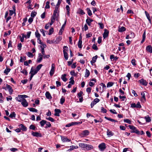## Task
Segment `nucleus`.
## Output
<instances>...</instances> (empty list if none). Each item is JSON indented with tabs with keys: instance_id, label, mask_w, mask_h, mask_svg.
I'll use <instances>...</instances> for the list:
<instances>
[{
	"instance_id": "obj_1",
	"label": "nucleus",
	"mask_w": 152,
	"mask_h": 152,
	"mask_svg": "<svg viewBox=\"0 0 152 152\" xmlns=\"http://www.w3.org/2000/svg\"><path fill=\"white\" fill-rule=\"evenodd\" d=\"M128 127L131 130V132L135 133L138 135L140 134V132L134 126L129 125Z\"/></svg>"
},
{
	"instance_id": "obj_2",
	"label": "nucleus",
	"mask_w": 152,
	"mask_h": 152,
	"mask_svg": "<svg viewBox=\"0 0 152 152\" xmlns=\"http://www.w3.org/2000/svg\"><path fill=\"white\" fill-rule=\"evenodd\" d=\"M55 65L54 64H52L51 65V68L49 74L51 76H52L54 74L55 71Z\"/></svg>"
},
{
	"instance_id": "obj_3",
	"label": "nucleus",
	"mask_w": 152,
	"mask_h": 152,
	"mask_svg": "<svg viewBox=\"0 0 152 152\" xmlns=\"http://www.w3.org/2000/svg\"><path fill=\"white\" fill-rule=\"evenodd\" d=\"M98 147L101 151H103L106 148L105 144L103 142L99 144Z\"/></svg>"
},
{
	"instance_id": "obj_4",
	"label": "nucleus",
	"mask_w": 152,
	"mask_h": 152,
	"mask_svg": "<svg viewBox=\"0 0 152 152\" xmlns=\"http://www.w3.org/2000/svg\"><path fill=\"white\" fill-rule=\"evenodd\" d=\"M66 20L65 21L64 23L62 25L61 28L59 30V35H61L62 34V32H63L64 30V28H65V26L66 24Z\"/></svg>"
},
{
	"instance_id": "obj_5",
	"label": "nucleus",
	"mask_w": 152,
	"mask_h": 152,
	"mask_svg": "<svg viewBox=\"0 0 152 152\" xmlns=\"http://www.w3.org/2000/svg\"><path fill=\"white\" fill-rule=\"evenodd\" d=\"M59 8L57 7H55V10L54 11L53 15L54 16H59V10H58Z\"/></svg>"
},
{
	"instance_id": "obj_6",
	"label": "nucleus",
	"mask_w": 152,
	"mask_h": 152,
	"mask_svg": "<svg viewBox=\"0 0 152 152\" xmlns=\"http://www.w3.org/2000/svg\"><path fill=\"white\" fill-rule=\"evenodd\" d=\"M89 133V132L88 130H86L83 131L80 135L82 137H83V136H86L88 135Z\"/></svg>"
},
{
	"instance_id": "obj_7",
	"label": "nucleus",
	"mask_w": 152,
	"mask_h": 152,
	"mask_svg": "<svg viewBox=\"0 0 152 152\" xmlns=\"http://www.w3.org/2000/svg\"><path fill=\"white\" fill-rule=\"evenodd\" d=\"M140 83L144 86H146L148 84V82L144 79H142L139 80Z\"/></svg>"
},
{
	"instance_id": "obj_8",
	"label": "nucleus",
	"mask_w": 152,
	"mask_h": 152,
	"mask_svg": "<svg viewBox=\"0 0 152 152\" xmlns=\"http://www.w3.org/2000/svg\"><path fill=\"white\" fill-rule=\"evenodd\" d=\"M6 88L8 90L10 94V95L12 94L13 91V90L11 86L7 84Z\"/></svg>"
},
{
	"instance_id": "obj_9",
	"label": "nucleus",
	"mask_w": 152,
	"mask_h": 152,
	"mask_svg": "<svg viewBox=\"0 0 152 152\" xmlns=\"http://www.w3.org/2000/svg\"><path fill=\"white\" fill-rule=\"evenodd\" d=\"M31 134L34 136L37 137H42V134L38 132H32Z\"/></svg>"
},
{
	"instance_id": "obj_10",
	"label": "nucleus",
	"mask_w": 152,
	"mask_h": 152,
	"mask_svg": "<svg viewBox=\"0 0 152 152\" xmlns=\"http://www.w3.org/2000/svg\"><path fill=\"white\" fill-rule=\"evenodd\" d=\"M109 32L106 29H104V31L103 34V37L104 39L105 38L108 37L109 34Z\"/></svg>"
},
{
	"instance_id": "obj_11",
	"label": "nucleus",
	"mask_w": 152,
	"mask_h": 152,
	"mask_svg": "<svg viewBox=\"0 0 152 152\" xmlns=\"http://www.w3.org/2000/svg\"><path fill=\"white\" fill-rule=\"evenodd\" d=\"M146 50L149 53H152V47L151 45L147 46L146 48Z\"/></svg>"
},
{
	"instance_id": "obj_12",
	"label": "nucleus",
	"mask_w": 152,
	"mask_h": 152,
	"mask_svg": "<svg viewBox=\"0 0 152 152\" xmlns=\"http://www.w3.org/2000/svg\"><path fill=\"white\" fill-rule=\"evenodd\" d=\"M21 104L24 107H26L28 106V103L25 99H23Z\"/></svg>"
},
{
	"instance_id": "obj_13",
	"label": "nucleus",
	"mask_w": 152,
	"mask_h": 152,
	"mask_svg": "<svg viewBox=\"0 0 152 152\" xmlns=\"http://www.w3.org/2000/svg\"><path fill=\"white\" fill-rule=\"evenodd\" d=\"M42 55L41 53H39L38 57L37 62L38 63H40L42 59Z\"/></svg>"
},
{
	"instance_id": "obj_14",
	"label": "nucleus",
	"mask_w": 152,
	"mask_h": 152,
	"mask_svg": "<svg viewBox=\"0 0 152 152\" xmlns=\"http://www.w3.org/2000/svg\"><path fill=\"white\" fill-rule=\"evenodd\" d=\"M54 111L55 112L54 115L59 116V113L61 112V110L59 109H56Z\"/></svg>"
},
{
	"instance_id": "obj_15",
	"label": "nucleus",
	"mask_w": 152,
	"mask_h": 152,
	"mask_svg": "<svg viewBox=\"0 0 152 152\" xmlns=\"http://www.w3.org/2000/svg\"><path fill=\"white\" fill-rule=\"evenodd\" d=\"M61 140L63 142H69L70 141V140L68 139L66 137L61 136Z\"/></svg>"
},
{
	"instance_id": "obj_16",
	"label": "nucleus",
	"mask_w": 152,
	"mask_h": 152,
	"mask_svg": "<svg viewBox=\"0 0 152 152\" xmlns=\"http://www.w3.org/2000/svg\"><path fill=\"white\" fill-rule=\"evenodd\" d=\"M46 97L48 99H51L52 97L50 93L48 91H46L45 94Z\"/></svg>"
},
{
	"instance_id": "obj_17",
	"label": "nucleus",
	"mask_w": 152,
	"mask_h": 152,
	"mask_svg": "<svg viewBox=\"0 0 152 152\" xmlns=\"http://www.w3.org/2000/svg\"><path fill=\"white\" fill-rule=\"evenodd\" d=\"M79 144L80 147L85 150H86V148L87 147V144L83 143H80Z\"/></svg>"
},
{
	"instance_id": "obj_18",
	"label": "nucleus",
	"mask_w": 152,
	"mask_h": 152,
	"mask_svg": "<svg viewBox=\"0 0 152 152\" xmlns=\"http://www.w3.org/2000/svg\"><path fill=\"white\" fill-rule=\"evenodd\" d=\"M15 99L19 102H21L23 100V98L22 96L21 95H18V96L16 97Z\"/></svg>"
},
{
	"instance_id": "obj_19",
	"label": "nucleus",
	"mask_w": 152,
	"mask_h": 152,
	"mask_svg": "<svg viewBox=\"0 0 152 152\" xmlns=\"http://www.w3.org/2000/svg\"><path fill=\"white\" fill-rule=\"evenodd\" d=\"M98 56L97 55H96L95 56L93 57L92 58V60L91 61V64H92L95 63L96 61V60Z\"/></svg>"
},
{
	"instance_id": "obj_20",
	"label": "nucleus",
	"mask_w": 152,
	"mask_h": 152,
	"mask_svg": "<svg viewBox=\"0 0 152 152\" xmlns=\"http://www.w3.org/2000/svg\"><path fill=\"white\" fill-rule=\"evenodd\" d=\"M107 135L109 137L113 136L114 135V133L110 131L109 129H107Z\"/></svg>"
},
{
	"instance_id": "obj_21",
	"label": "nucleus",
	"mask_w": 152,
	"mask_h": 152,
	"mask_svg": "<svg viewBox=\"0 0 152 152\" xmlns=\"http://www.w3.org/2000/svg\"><path fill=\"white\" fill-rule=\"evenodd\" d=\"M20 128H21V129L23 131H26L27 130L26 127L23 124H21L19 125Z\"/></svg>"
},
{
	"instance_id": "obj_22",
	"label": "nucleus",
	"mask_w": 152,
	"mask_h": 152,
	"mask_svg": "<svg viewBox=\"0 0 152 152\" xmlns=\"http://www.w3.org/2000/svg\"><path fill=\"white\" fill-rule=\"evenodd\" d=\"M22 37L20 36V40L21 42H23L24 41V38H26V35H25L24 34H21Z\"/></svg>"
},
{
	"instance_id": "obj_23",
	"label": "nucleus",
	"mask_w": 152,
	"mask_h": 152,
	"mask_svg": "<svg viewBox=\"0 0 152 152\" xmlns=\"http://www.w3.org/2000/svg\"><path fill=\"white\" fill-rule=\"evenodd\" d=\"M70 148L68 150V151H71L72 150H73L74 149H76L78 148V147L77 146H71L70 147Z\"/></svg>"
},
{
	"instance_id": "obj_24",
	"label": "nucleus",
	"mask_w": 152,
	"mask_h": 152,
	"mask_svg": "<svg viewBox=\"0 0 152 152\" xmlns=\"http://www.w3.org/2000/svg\"><path fill=\"white\" fill-rule=\"evenodd\" d=\"M145 31H144V32L142 35V41H141V43L142 44L145 41Z\"/></svg>"
},
{
	"instance_id": "obj_25",
	"label": "nucleus",
	"mask_w": 152,
	"mask_h": 152,
	"mask_svg": "<svg viewBox=\"0 0 152 152\" xmlns=\"http://www.w3.org/2000/svg\"><path fill=\"white\" fill-rule=\"evenodd\" d=\"M66 74H64L62 75L61 77V79L63 80V81L65 82L67 80V78L66 77Z\"/></svg>"
},
{
	"instance_id": "obj_26",
	"label": "nucleus",
	"mask_w": 152,
	"mask_h": 152,
	"mask_svg": "<svg viewBox=\"0 0 152 152\" xmlns=\"http://www.w3.org/2000/svg\"><path fill=\"white\" fill-rule=\"evenodd\" d=\"M126 30V28L125 27L122 26L121 27L119 28H118V31L120 32H123L125 31Z\"/></svg>"
},
{
	"instance_id": "obj_27",
	"label": "nucleus",
	"mask_w": 152,
	"mask_h": 152,
	"mask_svg": "<svg viewBox=\"0 0 152 152\" xmlns=\"http://www.w3.org/2000/svg\"><path fill=\"white\" fill-rule=\"evenodd\" d=\"M87 147L86 148V150H90L93 148V146L91 145L87 144Z\"/></svg>"
},
{
	"instance_id": "obj_28",
	"label": "nucleus",
	"mask_w": 152,
	"mask_h": 152,
	"mask_svg": "<svg viewBox=\"0 0 152 152\" xmlns=\"http://www.w3.org/2000/svg\"><path fill=\"white\" fill-rule=\"evenodd\" d=\"M90 73L89 71L87 69L86 70V72L85 73V77H88L90 75Z\"/></svg>"
},
{
	"instance_id": "obj_29",
	"label": "nucleus",
	"mask_w": 152,
	"mask_h": 152,
	"mask_svg": "<svg viewBox=\"0 0 152 152\" xmlns=\"http://www.w3.org/2000/svg\"><path fill=\"white\" fill-rule=\"evenodd\" d=\"M46 123V121L45 120H42L40 122V124L41 126L42 127H43L44 126L45 124Z\"/></svg>"
},
{
	"instance_id": "obj_30",
	"label": "nucleus",
	"mask_w": 152,
	"mask_h": 152,
	"mask_svg": "<svg viewBox=\"0 0 152 152\" xmlns=\"http://www.w3.org/2000/svg\"><path fill=\"white\" fill-rule=\"evenodd\" d=\"M28 109L31 112H37V109H35V108L33 107L28 108Z\"/></svg>"
},
{
	"instance_id": "obj_31",
	"label": "nucleus",
	"mask_w": 152,
	"mask_h": 152,
	"mask_svg": "<svg viewBox=\"0 0 152 152\" xmlns=\"http://www.w3.org/2000/svg\"><path fill=\"white\" fill-rule=\"evenodd\" d=\"M35 35L36 37H37V39H39V38L40 37V35L39 33L37 30L35 32Z\"/></svg>"
},
{
	"instance_id": "obj_32",
	"label": "nucleus",
	"mask_w": 152,
	"mask_h": 152,
	"mask_svg": "<svg viewBox=\"0 0 152 152\" xmlns=\"http://www.w3.org/2000/svg\"><path fill=\"white\" fill-rule=\"evenodd\" d=\"M64 56L65 58V59L66 60H68V55L66 51H64Z\"/></svg>"
},
{
	"instance_id": "obj_33",
	"label": "nucleus",
	"mask_w": 152,
	"mask_h": 152,
	"mask_svg": "<svg viewBox=\"0 0 152 152\" xmlns=\"http://www.w3.org/2000/svg\"><path fill=\"white\" fill-rule=\"evenodd\" d=\"M86 10L87 11V13L89 16H91L92 15L91 11L89 8H87Z\"/></svg>"
},
{
	"instance_id": "obj_34",
	"label": "nucleus",
	"mask_w": 152,
	"mask_h": 152,
	"mask_svg": "<svg viewBox=\"0 0 152 152\" xmlns=\"http://www.w3.org/2000/svg\"><path fill=\"white\" fill-rule=\"evenodd\" d=\"M145 118L146 120V122H149L151 121L150 117H149L148 116H145Z\"/></svg>"
},
{
	"instance_id": "obj_35",
	"label": "nucleus",
	"mask_w": 152,
	"mask_h": 152,
	"mask_svg": "<svg viewBox=\"0 0 152 152\" xmlns=\"http://www.w3.org/2000/svg\"><path fill=\"white\" fill-rule=\"evenodd\" d=\"M10 69L7 67L6 69L4 70V72L7 75L8 73L10 71Z\"/></svg>"
},
{
	"instance_id": "obj_36",
	"label": "nucleus",
	"mask_w": 152,
	"mask_h": 152,
	"mask_svg": "<svg viewBox=\"0 0 152 152\" xmlns=\"http://www.w3.org/2000/svg\"><path fill=\"white\" fill-rule=\"evenodd\" d=\"M74 78V77H71L70 79V80H71L69 81V83L70 84H71L72 85H73L75 83V81L73 79Z\"/></svg>"
},
{
	"instance_id": "obj_37",
	"label": "nucleus",
	"mask_w": 152,
	"mask_h": 152,
	"mask_svg": "<svg viewBox=\"0 0 152 152\" xmlns=\"http://www.w3.org/2000/svg\"><path fill=\"white\" fill-rule=\"evenodd\" d=\"M42 66V64H39L36 68L35 69L37 70L38 72L41 69V67Z\"/></svg>"
},
{
	"instance_id": "obj_38",
	"label": "nucleus",
	"mask_w": 152,
	"mask_h": 152,
	"mask_svg": "<svg viewBox=\"0 0 152 152\" xmlns=\"http://www.w3.org/2000/svg\"><path fill=\"white\" fill-rule=\"evenodd\" d=\"M16 114L14 112H12L10 115L9 117L11 118H15V117Z\"/></svg>"
},
{
	"instance_id": "obj_39",
	"label": "nucleus",
	"mask_w": 152,
	"mask_h": 152,
	"mask_svg": "<svg viewBox=\"0 0 152 152\" xmlns=\"http://www.w3.org/2000/svg\"><path fill=\"white\" fill-rule=\"evenodd\" d=\"M50 2L47 1L46 2V6L45 7V9H49L50 7L49 5Z\"/></svg>"
},
{
	"instance_id": "obj_40",
	"label": "nucleus",
	"mask_w": 152,
	"mask_h": 152,
	"mask_svg": "<svg viewBox=\"0 0 152 152\" xmlns=\"http://www.w3.org/2000/svg\"><path fill=\"white\" fill-rule=\"evenodd\" d=\"M82 41L79 40L78 43V46L80 48H82Z\"/></svg>"
},
{
	"instance_id": "obj_41",
	"label": "nucleus",
	"mask_w": 152,
	"mask_h": 152,
	"mask_svg": "<svg viewBox=\"0 0 152 152\" xmlns=\"http://www.w3.org/2000/svg\"><path fill=\"white\" fill-rule=\"evenodd\" d=\"M37 12L34 11H32L31 12V16L32 18H34L36 15Z\"/></svg>"
},
{
	"instance_id": "obj_42",
	"label": "nucleus",
	"mask_w": 152,
	"mask_h": 152,
	"mask_svg": "<svg viewBox=\"0 0 152 152\" xmlns=\"http://www.w3.org/2000/svg\"><path fill=\"white\" fill-rule=\"evenodd\" d=\"M22 69H21V70L20 72L21 73L24 74L25 75H27L28 74V72L27 70L26 69H23L22 71Z\"/></svg>"
},
{
	"instance_id": "obj_43",
	"label": "nucleus",
	"mask_w": 152,
	"mask_h": 152,
	"mask_svg": "<svg viewBox=\"0 0 152 152\" xmlns=\"http://www.w3.org/2000/svg\"><path fill=\"white\" fill-rule=\"evenodd\" d=\"M45 124L46 125V126L45 127L46 128L48 127H50L51 126L50 123L49 122H47L46 121V123Z\"/></svg>"
},
{
	"instance_id": "obj_44",
	"label": "nucleus",
	"mask_w": 152,
	"mask_h": 152,
	"mask_svg": "<svg viewBox=\"0 0 152 152\" xmlns=\"http://www.w3.org/2000/svg\"><path fill=\"white\" fill-rule=\"evenodd\" d=\"M65 98L64 97H62L60 99V103L61 104H63L65 102Z\"/></svg>"
},
{
	"instance_id": "obj_45",
	"label": "nucleus",
	"mask_w": 152,
	"mask_h": 152,
	"mask_svg": "<svg viewBox=\"0 0 152 152\" xmlns=\"http://www.w3.org/2000/svg\"><path fill=\"white\" fill-rule=\"evenodd\" d=\"M58 16H54V15H53V16L51 17V20H52L53 22H54L55 19L57 18Z\"/></svg>"
},
{
	"instance_id": "obj_46",
	"label": "nucleus",
	"mask_w": 152,
	"mask_h": 152,
	"mask_svg": "<svg viewBox=\"0 0 152 152\" xmlns=\"http://www.w3.org/2000/svg\"><path fill=\"white\" fill-rule=\"evenodd\" d=\"M53 28H51L49 30L48 34L49 35H50L52 34H53Z\"/></svg>"
},
{
	"instance_id": "obj_47",
	"label": "nucleus",
	"mask_w": 152,
	"mask_h": 152,
	"mask_svg": "<svg viewBox=\"0 0 152 152\" xmlns=\"http://www.w3.org/2000/svg\"><path fill=\"white\" fill-rule=\"evenodd\" d=\"M27 18H24L23 20V22L22 23V26H24L26 25V23L27 21Z\"/></svg>"
},
{
	"instance_id": "obj_48",
	"label": "nucleus",
	"mask_w": 152,
	"mask_h": 152,
	"mask_svg": "<svg viewBox=\"0 0 152 152\" xmlns=\"http://www.w3.org/2000/svg\"><path fill=\"white\" fill-rule=\"evenodd\" d=\"M124 122L128 123L129 124H131V121L128 119H124Z\"/></svg>"
},
{
	"instance_id": "obj_49",
	"label": "nucleus",
	"mask_w": 152,
	"mask_h": 152,
	"mask_svg": "<svg viewBox=\"0 0 152 152\" xmlns=\"http://www.w3.org/2000/svg\"><path fill=\"white\" fill-rule=\"evenodd\" d=\"M46 119L52 122H53L54 121V120L51 117H49L48 118H46Z\"/></svg>"
},
{
	"instance_id": "obj_50",
	"label": "nucleus",
	"mask_w": 152,
	"mask_h": 152,
	"mask_svg": "<svg viewBox=\"0 0 152 152\" xmlns=\"http://www.w3.org/2000/svg\"><path fill=\"white\" fill-rule=\"evenodd\" d=\"M27 55L28 57H29L32 58L33 57V55L32 53L30 52H28L27 53Z\"/></svg>"
},
{
	"instance_id": "obj_51",
	"label": "nucleus",
	"mask_w": 152,
	"mask_h": 152,
	"mask_svg": "<svg viewBox=\"0 0 152 152\" xmlns=\"http://www.w3.org/2000/svg\"><path fill=\"white\" fill-rule=\"evenodd\" d=\"M101 112L104 113H106L107 112V110L106 109H104L103 107H102L101 108Z\"/></svg>"
},
{
	"instance_id": "obj_52",
	"label": "nucleus",
	"mask_w": 152,
	"mask_h": 152,
	"mask_svg": "<svg viewBox=\"0 0 152 152\" xmlns=\"http://www.w3.org/2000/svg\"><path fill=\"white\" fill-rule=\"evenodd\" d=\"M79 13L81 15H83L85 14V12H84V11L82 9H80L79 10Z\"/></svg>"
},
{
	"instance_id": "obj_53",
	"label": "nucleus",
	"mask_w": 152,
	"mask_h": 152,
	"mask_svg": "<svg viewBox=\"0 0 152 152\" xmlns=\"http://www.w3.org/2000/svg\"><path fill=\"white\" fill-rule=\"evenodd\" d=\"M113 82H109L107 84V87H110L113 86Z\"/></svg>"
},
{
	"instance_id": "obj_54",
	"label": "nucleus",
	"mask_w": 152,
	"mask_h": 152,
	"mask_svg": "<svg viewBox=\"0 0 152 152\" xmlns=\"http://www.w3.org/2000/svg\"><path fill=\"white\" fill-rule=\"evenodd\" d=\"M31 34V31H29L27 32V34H26V38H29V37L30 36Z\"/></svg>"
},
{
	"instance_id": "obj_55",
	"label": "nucleus",
	"mask_w": 152,
	"mask_h": 152,
	"mask_svg": "<svg viewBox=\"0 0 152 152\" xmlns=\"http://www.w3.org/2000/svg\"><path fill=\"white\" fill-rule=\"evenodd\" d=\"M141 95L142 96V98L144 100H145V93L144 92H142L141 93Z\"/></svg>"
},
{
	"instance_id": "obj_56",
	"label": "nucleus",
	"mask_w": 152,
	"mask_h": 152,
	"mask_svg": "<svg viewBox=\"0 0 152 152\" xmlns=\"http://www.w3.org/2000/svg\"><path fill=\"white\" fill-rule=\"evenodd\" d=\"M145 14H146V17H147V18L150 21L151 19H150V16L149 15L146 11H145Z\"/></svg>"
},
{
	"instance_id": "obj_57",
	"label": "nucleus",
	"mask_w": 152,
	"mask_h": 152,
	"mask_svg": "<svg viewBox=\"0 0 152 152\" xmlns=\"http://www.w3.org/2000/svg\"><path fill=\"white\" fill-rule=\"evenodd\" d=\"M36 128V127L32 124L29 127L30 129L33 130H35V129Z\"/></svg>"
},
{
	"instance_id": "obj_58",
	"label": "nucleus",
	"mask_w": 152,
	"mask_h": 152,
	"mask_svg": "<svg viewBox=\"0 0 152 152\" xmlns=\"http://www.w3.org/2000/svg\"><path fill=\"white\" fill-rule=\"evenodd\" d=\"M70 73L71 75L73 76H76L77 75V74L75 73L74 71H72Z\"/></svg>"
},
{
	"instance_id": "obj_59",
	"label": "nucleus",
	"mask_w": 152,
	"mask_h": 152,
	"mask_svg": "<svg viewBox=\"0 0 152 152\" xmlns=\"http://www.w3.org/2000/svg\"><path fill=\"white\" fill-rule=\"evenodd\" d=\"M132 92V94L134 95V96H137V94L136 93L135 91L133 89H131Z\"/></svg>"
},
{
	"instance_id": "obj_60",
	"label": "nucleus",
	"mask_w": 152,
	"mask_h": 152,
	"mask_svg": "<svg viewBox=\"0 0 152 152\" xmlns=\"http://www.w3.org/2000/svg\"><path fill=\"white\" fill-rule=\"evenodd\" d=\"M91 88L90 87H88L87 88L86 91L88 93V94L91 93Z\"/></svg>"
},
{
	"instance_id": "obj_61",
	"label": "nucleus",
	"mask_w": 152,
	"mask_h": 152,
	"mask_svg": "<svg viewBox=\"0 0 152 152\" xmlns=\"http://www.w3.org/2000/svg\"><path fill=\"white\" fill-rule=\"evenodd\" d=\"M92 48L95 50H97L98 48L97 46L95 44H94L92 46Z\"/></svg>"
},
{
	"instance_id": "obj_62",
	"label": "nucleus",
	"mask_w": 152,
	"mask_h": 152,
	"mask_svg": "<svg viewBox=\"0 0 152 152\" xmlns=\"http://www.w3.org/2000/svg\"><path fill=\"white\" fill-rule=\"evenodd\" d=\"M110 111L111 113H112L113 114H117V113L116 112L115 110L114 109L110 110Z\"/></svg>"
},
{
	"instance_id": "obj_63",
	"label": "nucleus",
	"mask_w": 152,
	"mask_h": 152,
	"mask_svg": "<svg viewBox=\"0 0 152 152\" xmlns=\"http://www.w3.org/2000/svg\"><path fill=\"white\" fill-rule=\"evenodd\" d=\"M136 61L134 59H132L131 61V63L132 65L134 66L136 65Z\"/></svg>"
},
{
	"instance_id": "obj_64",
	"label": "nucleus",
	"mask_w": 152,
	"mask_h": 152,
	"mask_svg": "<svg viewBox=\"0 0 152 152\" xmlns=\"http://www.w3.org/2000/svg\"><path fill=\"white\" fill-rule=\"evenodd\" d=\"M22 45L21 43H19L18 45V49L19 50H21V48L22 47Z\"/></svg>"
}]
</instances>
